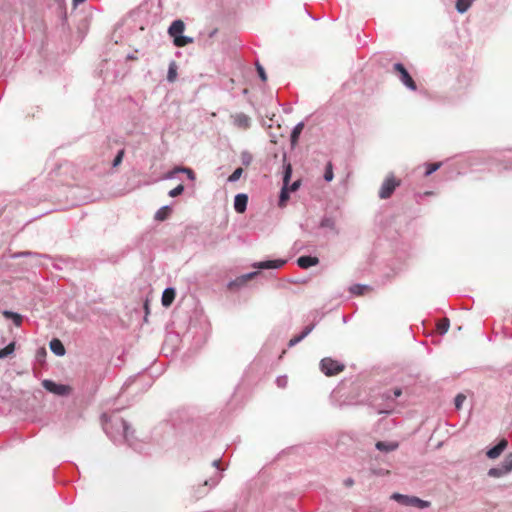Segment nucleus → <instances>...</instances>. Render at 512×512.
Listing matches in <instances>:
<instances>
[{
    "mask_svg": "<svg viewBox=\"0 0 512 512\" xmlns=\"http://www.w3.org/2000/svg\"><path fill=\"white\" fill-rule=\"evenodd\" d=\"M3 316L7 319H12L16 326H20L22 323V316L20 314L11 311H4Z\"/></svg>",
    "mask_w": 512,
    "mask_h": 512,
    "instance_id": "nucleus-22",
    "label": "nucleus"
},
{
    "mask_svg": "<svg viewBox=\"0 0 512 512\" xmlns=\"http://www.w3.org/2000/svg\"><path fill=\"white\" fill-rule=\"evenodd\" d=\"M286 261L284 260H268L254 264V267L258 269H277L282 267Z\"/></svg>",
    "mask_w": 512,
    "mask_h": 512,
    "instance_id": "nucleus-11",
    "label": "nucleus"
},
{
    "mask_svg": "<svg viewBox=\"0 0 512 512\" xmlns=\"http://www.w3.org/2000/svg\"><path fill=\"white\" fill-rule=\"evenodd\" d=\"M334 177L333 174V166L331 162H328L326 165L325 173H324V179L328 182L332 181Z\"/></svg>",
    "mask_w": 512,
    "mask_h": 512,
    "instance_id": "nucleus-30",
    "label": "nucleus"
},
{
    "mask_svg": "<svg viewBox=\"0 0 512 512\" xmlns=\"http://www.w3.org/2000/svg\"><path fill=\"white\" fill-rule=\"evenodd\" d=\"M256 68H257V72H258V75L261 78V80L263 82L267 81L266 72H265L264 68L259 64V62H256Z\"/></svg>",
    "mask_w": 512,
    "mask_h": 512,
    "instance_id": "nucleus-33",
    "label": "nucleus"
},
{
    "mask_svg": "<svg viewBox=\"0 0 512 512\" xmlns=\"http://www.w3.org/2000/svg\"><path fill=\"white\" fill-rule=\"evenodd\" d=\"M346 487H351L354 484V480L352 478H348L344 481Z\"/></svg>",
    "mask_w": 512,
    "mask_h": 512,
    "instance_id": "nucleus-39",
    "label": "nucleus"
},
{
    "mask_svg": "<svg viewBox=\"0 0 512 512\" xmlns=\"http://www.w3.org/2000/svg\"><path fill=\"white\" fill-rule=\"evenodd\" d=\"M363 289H365V287H361L359 285H355L354 287L351 288V291L353 293L362 294V290Z\"/></svg>",
    "mask_w": 512,
    "mask_h": 512,
    "instance_id": "nucleus-38",
    "label": "nucleus"
},
{
    "mask_svg": "<svg viewBox=\"0 0 512 512\" xmlns=\"http://www.w3.org/2000/svg\"><path fill=\"white\" fill-rule=\"evenodd\" d=\"M319 263L318 257L313 256H301L297 259V264L302 269H308L311 266H315Z\"/></svg>",
    "mask_w": 512,
    "mask_h": 512,
    "instance_id": "nucleus-12",
    "label": "nucleus"
},
{
    "mask_svg": "<svg viewBox=\"0 0 512 512\" xmlns=\"http://www.w3.org/2000/svg\"><path fill=\"white\" fill-rule=\"evenodd\" d=\"M121 424H122V427H123L124 437L126 439H128V437H129V425L127 424V422L124 419H121Z\"/></svg>",
    "mask_w": 512,
    "mask_h": 512,
    "instance_id": "nucleus-36",
    "label": "nucleus"
},
{
    "mask_svg": "<svg viewBox=\"0 0 512 512\" xmlns=\"http://www.w3.org/2000/svg\"><path fill=\"white\" fill-rule=\"evenodd\" d=\"M242 173L243 169L239 167L229 176L228 180L230 182H235L241 177Z\"/></svg>",
    "mask_w": 512,
    "mask_h": 512,
    "instance_id": "nucleus-31",
    "label": "nucleus"
},
{
    "mask_svg": "<svg viewBox=\"0 0 512 512\" xmlns=\"http://www.w3.org/2000/svg\"><path fill=\"white\" fill-rule=\"evenodd\" d=\"M314 328V325L307 326L300 335L294 336L289 341V347H292L303 340Z\"/></svg>",
    "mask_w": 512,
    "mask_h": 512,
    "instance_id": "nucleus-16",
    "label": "nucleus"
},
{
    "mask_svg": "<svg viewBox=\"0 0 512 512\" xmlns=\"http://www.w3.org/2000/svg\"><path fill=\"white\" fill-rule=\"evenodd\" d=\"M508 442L506 439L500 440V442L495 445L493 448L489 449L486 453L487 457L490 459L498 458L502 452L507 448Z\"/></svg>",
    "mask_w": 512,
    "mask_h": 512,
    "instance_id": "nucleus-9",
    "label": "nucleus"
},
{
    "mask_svg": "<svg viewBox=\"0 0 512 512\" xmlns=\"http://www.w3.org/2000/svg\"><path fill=\"white\" fill-rule=\"evenodd\" d=\"M401 181L397 179L394 175H389L383 181L381 188L379 190V197L381 199H388L395 189L400 186Z\"/></svg>",
    "mask_w": 512,
    "mask_h": 512,
    "instance_id": "nucleus-3",
    "label": "nucleus"
},
{
    "mask_svg": "<svg viewBox=\"0 0 512 512\" xmlns=\"http://www.w3.org/2000/svg\"><path fill=\"white\" fill-rule=\"evenodd\" d=\"M392 499L405 506H414L420 509H424L430 506V502L421 500L415 496H407L399 493H394L391 496Z\"/></svg>",
    "mask_w": 512,
    "mask_h": 512,
    "instance_id": "nucleus-2",
    "label": "nucleus"
},
{
    "mask_svg": "<svg viewBox=\"0 0 512 512\" xmlns=\"http://www.w3.org/2000/svg\"><path fill=\"white\" fill-rule=\"evenodd\" d=\"M314 328V325L307 326L300 335L294 336L289 341V347H292L303 340Z\"/></svg>",
    "mask_w": 512,
    "mask_h": 512,
    "instance_id": "nucleus-17",
    "label": "nucleus"
},
{
    "mask_svg": "<svg viewBox=\"0 0 512 512\" xmlns=\"http://www.w3.org/2000/svg\"><path fill=\"white\" fill-rule=\"evenodd\" d=\"M401 394H402V391L400 389H395L394 390V396L395 397H399Z\"/></svg>",
    "mask_w": 512,
    "mask_h": 512,
    "instance_id": "nucleus-41",
    "label": "nucleus"
},
{
    "mask_svg": "<svg viewBox=\"0 0 512 512\" xmlns=\"http://www.w3.org/2000/svg\"><path fill=\"white\" fill-rule=\"evenodd\" d=\"M321 370L326 376H334L344 370V365L332 358H324L320 363Z\"/></svg>",
    "mask_w": 512,
    "mask_h": 512,
    "instance_id": "nucleus-4",
    "label": "nucleus"
},
{
    "mask_svg": "<svg viewBox=\"0 0 512 512\" xmlns=\"http://www.w3.org/2000/svg\"><path fill=\"white\" fill-rule=\"evenodd\" d=\"M15 350V342L9 343L5 348L0 349V359L11 355Z\"/></svg>",
    "mask_w": 512,
    "mask_h": 512,
    "instance_id": "nucleus-25",
    "label": "nucleus"
},
{
    "mask_svg": "<svg viewBox=\"0 0 512 512\" xmlns=\"http://www.w3.org/2000/svg\"><path fill=\"white\" fill-rule=\"evenodd\" d=\"M83 2H85V0H73V5L76 7L79 4H82Z\"/></svg>",
    "mask_w": 512,
    "mask_h": 512,
    "instance_id": "nucleus-40",
    "label": "nucleus"
},
{
    "mask_svg": "<svg viewBox=\"0 0 512 512\" xmlns=\"http://www.w3.org/2000/svg\"><path fill=\"white\" fill-rule=\"evenodd\" d=\"M303 128H304V124L303 123H299V124H297L294 127V129H293V131L291 133V142L293 144L297 142V140H298V138H299Z\"/></svg>",
    "mask_w": 512,
    "mask_h": 512,
    "instance_id": "nucleus-24",
    "label": "nucleus"
},
{
    "mask_svg": "<svg viewBox=\"0 0 512 512\" xmlns=\"http://www.w3.org/2000/svg\"><path fill=\"white\" fill-rule=\"evenodd\" d=\"M184 191V186L182 184H179L177 187L169 191L170 197H176L180 194H182Z\"/></svg>",
    "mask_w": 512,
    "mask_h": 512,
    "instance_id": "nucleus-32",
    "label": "nucleus"
},
{
    "mask_svg": "<svg viewBox=\"0 0 512 512\" xmlns=\"http://www.w3.org/2000/svg\"><path fill=\"white\" fill-rule=\"evenodd\" d=\"M437 331L439 334L443 335L445 334L448 330H449V327H450V321L448 318H442L441 320H439L437 322Z\"/></svg>",
    "mask_w": 512,
    "mask_h": 512,
    "instance_id": "nucleus-19",
    "label": "nucleus"
},
{
    "mask_svg": "<svg viewBox=\"0 0 512 512\" xmlns=\"http://www.w3.org/2000/svg\"><path fill=\"white\" fill-rule=\"evenodd\" d=\"M175 296L176 292L173 288H166L162 294V305L164 307H169L173 303Z\"/></svg>",
    "mask_w": 512,
    "mask_h": 512,
    "instance_id": "nucleus-14",
    "label": "nucleus"
},
{
    "mask_svg": "<svg viewBox=\"0 0 512 512\" xmlns=\"http://www.w3.org/2000/svg\"><path fill=\"white\" fill-rule=\"evenodd\" d=\"M123 156H124V150H120L113 161L114 167L118 166L122 162Z\"/></svg>",
    "mask_w": 512,
    "mask_h": 512,
    "instance_id": "nucleus-35",
    "label": "nucleus"
},
{
    "mask_svg": "<svg viewBox=\"0 0 512 512\" xmlns=\"http://www.w3.org/2000/svg\"><path fill=\"white\" fill-rule=\"evenodd\" d=\"M184 30L185 23L180 19L173 21L168 29V34L173 38V44L176 47H185L188 44L193 43V38L182 35Z\"/></svg>",
    "mask_w": 512,
    "mask_h": 512,
    "instance_id": "nucleus-1",
    "label": "nucleus"
},
{
    "mask_svg": "<svg viewBox=\"0 0 512 512\" xmlns=\"http://www.w3.org/2000/svg\"><path fill=\"white\" fill-rule=\"evenodd\" d=\"M232 119L234 125L239 129L246 130L250 127V118L243 113L233 115Z\"/></svg>",
    "mask_w": 512,
    "mask_h": 512,
    "instance_id": "nucleus-10",
    "label": "nucleus"
},
{
    "mask_svg": "<svg viewBox=\"0 0 512 512\" xmlns=\"http://www.w3.org/2000/svg\"><path fill=\"white\" fill-rule=\"evenodd\" d=\"M441 162L428 163L426 164L425 176L431 175L433 172L437 171L441 167Z\"/></svg>",
    "mask_w": 512,
    "mask_h": 512,
    "instance_id": "nucleus-28",
    "label": "nucleus"
},
{
    "mask_svg": "<svg viewBox=\"0 0 512 512\" xmlns=\"http://www.w3.org/2000/svg\"><path fill=\"white\" fill-rule=\"evenodd\" d=\"M50 349L53 353L58 356H63L65 354V348L62 342L59 339H53L50 342Z\"/></svg>",
    "mask_w": 512,
    "mask_h": 512,
    "instance_id": "nucleus-15",
    "label": "nucleus"
},
{
    "mask_svg": "<svg viewBox=\"0 0 512 512\" xmlns=\"http://www.w3.org/2000/svg\"><path fill=\"white\" fill-rule=\"evenodd\" d=\"M257 274H258V272H251V273L241 275V276L237 277L235 280L229 282L228 288L230 290L240 288V287L246 285L247 282H249L251 279H253Z\"/></svg>",
    "mask_w": 512,
    "mask_h": 512,
    "instance_id": "nucleus-8",
    "label": "nucleus"
},
{
    "mask_svg": "<svg viewBox=\"0 0 512 512\" xmlns=\"http://www.w3.org/2000/svg\"><path fill=\"white\" fill-rule=\"evenodd\" d=\"M394 71L399 75L400 81L410 90L415 91L417 89V85L413 78L410 76L406 68L401 63H396L394 65Z\"/></svg>",
    "mask_w": 512,
    "mask_h": 512,
    "instance_id": "nucleus-5",
    "label": "nucleus"
},
{
    "mask_svg": "<svg viewBox=\"0 0 512 512\" xmlns=\"http://www.w3.org/2000/svg\"><path fill=\"white\" fill-rule=\"evenodd\" d=\"M488 475L493 478H500L507 475V472H504V468L500 465L499 467L489 469Z\"/></svg>",
    "mask_w": 512,
    "mask_h": 512,
    "instance_id": "nucleus-23",
    "label": "nucleus"
},
{
    "mask_svg": "<svg viewBox=\"0 0 512 512\" xmlns=\"http://www.w3.org/2000/svg\"><path fill=\"white\" fill-rule=\"evenodd\" d=\"M299 186H300V181L297 180L294 183H292V185L290 187H288V190L292 191V192L296 191L299 188Z\"/></svg>",
    "mask_w": 512,
    "mask_h": 512,
    "instance_id": "nucleus-37",
    "label": "nucleus"
},
{
    "mask_svg": "<svg viewBox=\"0 0 512 512\" xmlns=\"http://www.w3.org/2000/svg\"><path fill=\"white\" fill-rule=\"evenodd\" d=\"M474 0H457L456 9L459 13H465L470 6L472 5Z\"/></svg>",
    "mask_w": 512,
    "mask_h": 512,
    "instance_id": "nucleus-21",
    "label": "nucleus"
},
{
    "mask_svg": "<svg viewBox=\"0 0 512 512\" xmlns=\"http://www.w3.org/2000/svg\"><path fill=\"white\" fill-rule=\"evenodd\" d=\"M179 172H183V173H186L188 178L190 180H195V173L193 172V170H191L190 168H186V167H176L172 173H179Z\"/></svg>",
    "mask_w": 512,
    "mask_h": 512,
    "instance_id": "nucleus-29",
    "label": "nucleus"
},
{
    "mask_svg": "<svg viewBox=\"0 0 512 512\" xmlns=\"http://www.w3.org/2000/svg\"><path fill=\"white\" fill-rule=\"evenodd\" d=\"M171 208L168 206L161 207L155 214V219L158 221H164L169 217Z\"/></svg>",
    "mask_w": 512,
    "mask_h": 512,
    "instance_id": "nucleus-20",
    "label": "nucleus"
},
{
    "mask_svg": "<svg viewBox=\"0 0 512 512\" xmlns=\"http://www.w3.org/2000/svg\"><path fill=\"white\" fill-rule=\"evenodd\" d=\"M376 448L380 451H385V452H391V451H394L398 448V444L397 443H385V442H382V441H378L376 443Z\"/></svg>",
    "mask_w": 512,
    "mask_h": 512,
    "instance_id": "nucleus-18",
    "label": "nucleus"
},
{
    "mask_svg": "<svg viewBox=\"0 0 512 512\" xmlns=\"http://www.w3.org/2000/svg\"><path fill=\"white\" fill-rule=\"evenodd\" d=\"M291 174H292V168H291V165L288 164L286 166V169H285V172H284V177H283V187L281 189V193H280V197H279V206L280 207H284L289 199V190H288V184H289V181H290V178H291Z\"/></svg>",
    "mask_w": 512,
    "mask_h": 512,
    "instance_id": "nucleus-6",
    "label": "nucleus"
},
{
    "mask_svg": "<svg viewBox=\"0 0 512 512\" xmlns=\"http://www.w3.org/2000/svg\"><path fill=\"white\" fill-rule=\"evenodd\" d=\"M177 77V67H176V64L175 62H172L170 65H169V70H168V74H167V79L168 81L170 82H174L175 79Z\"/></svg>",
    "mask_w": 512,
    "mask_h": 512,
    "instance_id": "nucleus-26",
    "label": "nucleus"
},
{
    "mask_svg": "<svg viewBox=\"0 0 512 512\" xmlns=\"http://www.w3.org/2000/svg\"><path fill=\"white\" fill-rule=\"evenodd\" d=\"M501 466L504 468V472H507V474L512 471V453L506 456L504 461L501 463Z\"/></svg>",
    "mask_w": 512,
    "mask_h": 512,
    "instance_id": "nucleus-27",
    "label": "nucleus"
},
{
    "mask_svg": "<svg viewBox=\"0 0 512 512\" xmlns=\"http://www.w3.org/2000/svg\"><path fill=\"white\" fill-rule=\"evenodd\" d=\"M42 385L47 391L54 393L56 395L64 396V395L69 394V392H70L69 386L63 385V384H57L51 380H44L42 382Z\"/></svg>",
    "mask_w": 512,
    "mask_h": 512,
    "instance_id": "nucleus-7",
    "label": "nucleus"
},
{
    "mask_svg": "<svg viewBox=\"0 0 512 512\" xmlns=\"http://www.w3.org/2000/svg\"><path fill=\"white\" fill-rule=\"evenodd\" d=\"M466 396L464 394H458L455 398V407L460 409L462 407L463 402L465 401Z\"/></svg>",
    "mask_w": 512,
    "mask_h": 512,
    "instance_id": "nucleus-34",
    "label": "nucleus"
},
{
    "mask_svg": "<svg viewBox=\"0 0 512 512\" xmlns=\"http://www.w3.org/2000/svg\"><path fill=\"white\" fill-rule=\"evenodd\" d=\"M248 197L246 194H238L235 196L234 208L238 213H243L246 210Z\"/></svg>",
    "mask_w": 512,
    "mask_h": 512,
    "instance_id": "nucleus-13",
    "label": "nucleus"
}]
</instances>
